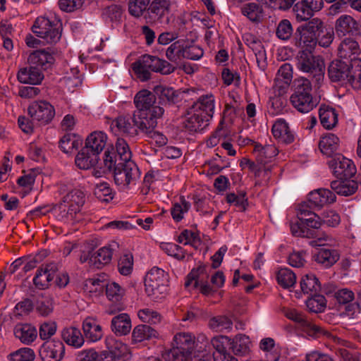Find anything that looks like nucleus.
<instances>
[{"label":"nucleus","instance_id":"f257e3e1","mask_svg":"<svg viewBox=\"0 0 361 361\" xmlns=\"http://www.w3.org/2000/svg\"><path fill=\"white\" fill-rule=\"evenodd\" d=\"M305 21L295 31L299 46L309 49H314L317 44L322 47H329L334 37L333 28L318 18Z\"/></svg>","mask_w":361,"mask_h":361},{"label":"nucleus","instance_id":"f03ea898","mask_svg":"<svg viewBox=\"0 0 361 361\" xmlns=\"http://www.w3.org/2000/svg\"><path fill=\"white\" fill-rule=\"evenodd\" d=\"M99 169H103L104 172L113 171L115 183L126 188L140 177L136 164L133 161H118L114 149L105 151Z\"/></svg>","mask_w":361,"mask_h":361},{"label":"nucleus","instance_id":"7ed1b4c3","mask_svg":"<svg viewBox=\"0 0 361 361\" xmlns=\"http://www.w3.org/2000/svg\"><path fill=\"white\" fill-rule=\"evenodd\" d=\"M106 142L107 135L103 131L91 133L85 140V146L75 157L76 166L82 170H87L97 165L99 168V154L104 149Z\"/></svg>","mask_w":361,"mask_h":361},{"label":"nucleus","instance_id":"20e7f679","mask_svg":"<svg viewBox=\"0 0 361 361\" xmlns=\"http://www.w3.org/2000/svg\"><path fill=\"white\" fill-rule=\"evenodd\" d=\"M328 75L331 82H341L342 84H349L354 89L361 88V74L359 78L355 80L354 76L353 68H351V63L348 61L341 59L334 60L331 62L328 68Z\"/></svg>","mask_w":361,"mask_h":361},{"label":"nucleus","instance_id":"39448f33","mask_svg":"<svg viewBox=\"0 0 361 361\" xmlns=\"http://www.w3.org/2000/svg\"><path fill=\"white\" fill-rule=\"evenodd\" d=\"M32 31L43 39L44 42L56 44L61 37L62 23L59 18L51 20L45 16H39L32 27Z\"/></svg>","mask_w":361,"mask_h":361},{"label":"nucleus","instance_id":"423d86ee","mask_svg":"<svg viewBox=\"0 0 361 361\" xmlns=\"http://www.w3.org/2000/svg\"><path fill=\"white\" fill-rule=\"evenodd\" d=\"M360 54V49L358 43L351 39L345 38L338 47V57L344 61H348L351 63V68L354 70V78L355 80L359 78L361 74V59L358 56Z\"/></svg>","mask_w":361,"mask_h":361},{"label":"nucleus","instance_id":"0eeeda50","mask_svg":"<svg viewBox=\"0 0 361 361\" xmlns=\"http://www.w3.org/2000/svg\"><path fill=\"white\" fill-rule=\"evenodd\" d=\"M166 274L163 269L153 267L145 278V291L148 296L159 299L167 291Z\"/></svg>","mask_w":361,"mask_h":361},{"label":"nucleus","instance_id":"6e6552de","mask_svg":"<svg viewBox=\"0 0 361 361\" xmlns=\"http://www.w3.org/2000/svg\"><path fill=\"white\" fill-rule=\"evenodd\" d=\"M147 118H142V115L134 114L133 116H120L112 121V125L116 126L123 135L135 138L139 133L143 132L144 124L147 123Z\"/></svg>","mask_w":361,"mask_h":361},{"label":"nucleus","instance_id":"1a4fd4ad","mask_svg":"<svg viewBox=\"0 0 361 361\" xmlns=\"http://www.w3.org/2000/svg\"><path fill=\"white\" fill-rule=\"evenodd\" d=\"M312 49L306 47V49L298 51L295 57L296 66L300 71L317 75L320 79L323 75L324 61L319 56H314Z\"/></svg>","mask_w":361,"mask_h":361},{"label":"nucleus","instance_id":"9d476101","mask_svg":"<svg viewBox=\"0 0 361 361\" xmlns=\"http://www.w3.org/2000/svg\"><path fill=\"white\" fill-rule=\"evenodd\" d=\"M328 165L332 169L333 174L341 180H349L356 173L353 162L341 154H335L328 161Z\"/></svg>","mask_w":361,"mask_h":361},{"label":"nucleus","instance_id":"9b49d317","mask_svg":"<svg viewBox=\"0 0 361 361\" xmlns=\"http://www.w3.org/2000/svg\"><path fill=\"white\" fill-rule=\"evenodd\" d=\"M313 209H314L306 202L299 205L297 220L290 222V231L294 236L307 238L313 236L314 233L312 231L300 227L304 226L303 219L317 217V214L312 211Z\"/></svg>","mask_w":361,"mask_h":361},{"label":"nucleus","instance_id":"f8f14e48","mask_svg":"<svg viewBox=\"0 0 361 361\" xmlns=\"http://www.w3.org/2000/svg\"><path fill=\"white\" fill-rule=\"evenodd\" d=\"M112 258V251L110 248L103 247L97 251L93 248L82 251L80 261L81 263L87 262L90 267L101 269L109 264Z\"/></svg>","mask_w":361,"mask_h":361},{"label":"nucleus","instance_id":"ddd939ff","mask_svg":"<svg viewBox=\"0 0 361 361\" xmlns=\"http://www.w3.org/2000/svg\"><path fill=\"white\" fill-rule=\"evenodd\" d=\"M156 94L147 90L139 91L134 98V104L139 111L138 115H142V118H152V110L155 108L164 107L155 105Z\"/></svg>","mask_w":361,"mask_h":361},{"label":"nucleus","instance_id":"4468645a","mask_svg":"<svg viewBox=\"0 0 361 361\" xmlns=\"http://www.w3.org/2000/svg\"><path fill=\"white\" fill-rule=\"evenodd\" d=\"M284 314L288 319L300 324L302 330L310 336L319 337L320 335L328 333L321 326L308 320L302 312L295 309H286L284 311Z\"/></svg>","mask_w":361,"mask_h":361},{"label":"nucleus","instance_id":"2eb2a0df","mask_svg":"<svg viewBox=\"0 0 361 361\" xmlns=\"http://www.w3.org/2000/svg\"><path fill=\"white\" fill-rule=\"evenodd\" d=\"M28 114L42 125L49 123L55 115L54 106L46 101L32 102L28 107Z\"/></svg>","mask_w":361,"mask_h":361},{"label":"nucleus","instance_id":"dca6fc26","mask_svg":"<svg viewBox=\"0 0 361 361\" xmlns=\"http://www.w3.org/2000/svg\"><path fill=\"white\" fill-rule=\"evenodd\" d=\"M65 351V345L61 341L52 340L44 343L39 353L42 361H61Z\"/></svg>","mask_w":361,"mask_h":361},{"label":"nucleus","instance_id":"f3484780","mask_svg":"<svg viewBox=\"0 0 361 361\" xmlns=\"http://www.w3.org/2000/svg\"><path fill=\"white\" fill-rule=\"evenodd\" d=\"M153 90L158 99L159 106L164 108L173 106L182 100V92L173 87L157 85Z\"/></svg>","mask_w":361,"mask_h":361},{"label":"nucleus","instance_id":"a211bd4d","mask_svg":"<svg viewBox=\"0 0 361 361\" xmlns=\"http://www.w3.org/2000/svg\"><path fill=\"white\" fill-rule=\"evenodd\" d=\"M152 112V118H147V123H143L144 130L142 133L154 140L159 146H164L166 144L167 138L161 133L155 131L154 129L157 126V120L163 116L164 110L161 108H155Z\"/></svg>","mask_w":361,"mask_h":361},{"label":"nucleus","instance_id":"6ab92c4d","mask_svg":"<svg viewBox=\"0 0 361 361\" xmlns=\"http://www.w3.org/2000/svg\"><path fill=\"white\" fill-rule=\"evenodd\" d=\"M324 5L323 0H301L293 6L296 18L300 20H309L314 12L320 11Z\"/></svg>","mask_w":361,"mask_h":361},{"label":"nucleus","instance_id":"aec40b11","mask_svg":"<svg viewBox=\"0 0 361 361\" xmlns=\"http://www.w3.org/2000/svg\"><path fill=\"white\" fill-rule=\"evenodd\" d=\"M139 60L144 65V68H149L151 71L168 75L174 72L176 68L166 60L157 56L145 54Z\"/></svg>","mask_w":361,"mask_h":361},{"label":"nucleus","instance_id":"412c9836","mask_svg":"<svg viewBox=\"0 0 361 361\" xmlns=\"http://www.w3.org/2000/svg\"><path fill=\"white\" fill-rule=\"evenodd\" d=\"M57 271L58 267L54 262L39 267L33 279L35 287L41 290L48 288Z\"/></svg>","mask_w":361,"mask_h":361},{"label":"nucleus","instance_id":"4be33fe9","mask_svg":"<svg viewBox=\"0 0 361 361\" xmlns=\"http://www.w3.org/2000/svg\"><path fill=\"white\" fill-rule=\"evenodd\" d=\"M336 197L329 189L319 188L308 194V203L314 209H320L326 204H332L336 201Z\"/></svg>","mask_w":361,"mask_h":361},{"label":"nucleus","instance_id":"5701e85b","mask_svg":"<svg viewBox=\"0 0 361 361\" xmlns=\"http://www.w3.org/2000/svg\"><path fill=\"white\" fill-rule=\"evenodd\" d=\"M206 274V266L201 265L197 269H193L187 276L185 282V286L188 287L194 282V288L200 287V293L206 296H209L214 293L216 290L211 287L209 284L200 281L201 275Z\"/></svg>","mask_w":361,"mask_h":361},{"label":"nucleus","instance_id":"b1692460","mask_svg":"<svg viewBox=\"0 0 361 361\" xmlns=\"http://www.w3.org/2000/svg\"><path fill=\"white\" fill-rule=\"evenodd\" d=\"M192 110L191 108L188 109L184 127L191 133L200 132L208 126L209 119L207 118V116Z\"/></svg>","mask_w":361,"mask_h":361},{"label":"nucleus","instance_id":"393cba45","mask_svg":"<svg viewBox=\"0 0 361 361\" xmlns=\"http://www.w3.org/2000/svg\"><path fill=\"white\" fill-rule=\"evenodd\" d=\"M106 345L108 348V352L114 361L117 360H126L129 359L130 351L125 343L115 339L113 337H106Z\"/></svg>","mask_w":361,"mask_h":361},{"label":"nucleus","instance_id":"a878e982","mask_svg":"<svg viewBox=\"0 0 361 361\" xmlns=\"http://www.w3.org/2000/svg\"><path fill=\"white\" fill-rule=\"evenodd\" d=\"M54 61V56L45 49H38L32 52L27 59L30 66L38 69L47 70L51 67Z\"/></svg>","mask_w":361,"mask_h":361},{"label":"nucleus","instance_id":"bb28decb","mask_svg":"<svg viewBox=\"0 0 361 361\" xmlns=\"http://www.w3.org/2000/svg\"><path fill=\"white\" fill-rule=\"evenodd\" d=\"M170 1L154 0L147 9L148 18L152 22H161L162 18L169 13Z\"/></svg>","mask_w":361,"mask_h":361},{"label":"nucleus","instance_id":"cd10ccee","mask_svg":"<svg viewBox=\"0 0 361 361\" xmlns=\"http://www.w3.org/2000/svg\"><path fill=\"white\" fill-rule=\"evenodd\" d=\"M293 78L292 66L289 63L283 64L278 71L275 78L274 87L279 94H285Z\"/></svg>","mask_w":361,"mask_h":361},{"label":"nucleus","instance_id":"c85d7f7f","mask_svg":"<svg viewBox=\"0 0 361 361\" xmlns=\"http://www.w3.org/2000/svg\"><path fill=\"white\" fill-rule=\"evenodd\" d=\"M17 78L21 83L38 85L42 81L44 75L37 67L30 65V67L20 68Z\"/></svg>","mask_w":361,"mask_h":361},{"label":"nucleus","instance_id":"c756f323","mask_svg":"<svg viewBox=\"0 0 361 361\" xmlns=\"http://www.w3.org/2000/svg\"><path fill=\"white\" fill-rule=\"evenodd\" d=\"M190 108L193 109L192 111L207 116L210 120L214 112V97L213 94L202 95Z\"/></svg>","mask_w":361,"mask_h":361},{"label":"nucleus","instance_id":"7c9ffc66","mask_svg":"<svg viewBox=\"0 0 361 361\" xmlns=\"http://www.w3.org/2000/svg\"><path fill=\"white\" fill-rule=\"evenodd\" d=\"M13 332L16 338L26 345L32 343L37 336L36 328L30 324H17Z\"/></svg>","mask_w":361,"mask_h":361},{"label":"nucleus","instance_id":"2f4dec72","mask_svg":"<svg viewBox=\"0 0 361 361\" xmlns=\"http://www.w3.org/2000/svg\"><path fill=\"white\" fill-rule=\"evenodd\" d=\"M271 132L274 137L283 143L290 144L294 141V135L285 120H277L272 126Z\"/></svg>","mask_w":361,"mask_h":361},{"label":"nucleus","instance_id":"473e14b6","mask_svg":"<svg viewBox=\"0 0 361 361\" xmlns=\"http://www.w3.org/2000/svg\"><path fill=\"white\" fill-rule=\"evenodd\" d=\"M172 345L178 348L179 350L192 357V353L195 348V336L190 333H178L174 336Z\"/></svg>","mask_w":361,"mask_h":361},{"label":"nucleus","instance_id":"72a5a7b5","mask_svg":"<svg viewBox=\"0 0 361 361\" xmlns=\"http://www.w3.org/2000/svg\"><path fill=\"white\" fill-rule=\"evenodd\" d=\"M339 258V252L337 250L331 248H320L314 255V260L326 268L333 266Z\"/></svg>","mask_w":361,"mask_h":361},{"label":"nucleus","instance_id":"f704fd0d","mask_svg":"<svg viewBox=\"0 0 361 361\" xmlns=\"http://www.w3.org/2000/svg\"><path fill=\"white\" fill-rule=\"evenodd\" d=\"M319 117L322 126L328 130L334 128L338 123V114L334 108L322 104L319 109Z\"/></svg>","mask_w":361,"mask_h":361},{"label":"nucleus","instance_id":"c9c22d12","mask_svg":"<svg viewBox=\"0 0 361 361\" xmlns=\"http://www.w3.org/2000/svg\"><path fill=\"white\" fill-rule=\"evenodd\" d=\"M85 336L92 342L99 341L103 336L102 326L93 317H87L82 324Z\"/></svg>","mask_w":361,"mask_h":361},{"label":"nucleus","instance_id":"e433bc0d","mask_svg":"<svg viewBox=\"0 0 361 361\" xmlns=\"http://www.w3.org/2000/svg\"><path fill=\"white\" fill-rule=\"evenodd\" d=\"M111 328L117 336L128 334L131 329V321L129 315L122 313L115 316L111 320Z\"/></svg>","mask_w":361,"mask_h":361},{"label":"nucleus","instance_id":"4c0bfd02","mask_svg":"<svg viewBox=\"0 0 361 361\" xmlns=\"http://www.w3.org/2000/svg\"><path fill=\"white\" fill-rule=\"evenodd\" d=\"M290 99L294 108L304 114L311 111L318 104L317 99L313 96H291Z\"/></svg>","mask_w":361,"mask_h":361},{"label":"nucleus","instance_id":"58836bf2","mask_svg":"<svg viewBox=\"0 0 361 361\" xmlns=\"http://www.w3.org/2000/svg\"><path fill=\"white\" fill-rule=\"evenodd\" d=\"M300 288L304 294L313 295L322 290L321 283L315 274L310 273L304 275L300 281Z\"/></svg>","mask_w":361,"mask_h":361},{"label":"nucleus","instance_id":"ea45409f","mask_svg":"<svg viewBox=\"0 0 361 361\" xmlns=\"http://www.w3.org/2000/svg\"><path fill=\"white\" fill-rule=\"evenodd\" d=\"M338 142L339 138L336 135L328 133L320 140L319 147L323 154L332 158L338 147Z\"/></svg>","mask_w":361,"mask_h":361},{"label":"nucleus","instance_id":"a19ab883","mask_svg":"<svg viewBox=\"0 0 361 361\" xmlns=\"http://www.w3.org/2000/svg\"><path fill=\"white\" fill-rule=\"evenodd\" d=\"M249 338L243 334H238L231 339L229 350H231L235 355L243 356L250 351Z\"/></svg>","mask_w":361,"mask_h":361},{"label":"nucleus","instance_id":"79ce46f5","mask_svg":"<svg viewBox=\"0 0 361 361\" xmlns=\"http://www.w3.org/2000/svg\"><path fill=\"white\" fill-rule=\"evenodd\" d=\"M157 332L155 329L147 324H140L135 326L132 332V341L134 343L142 342L155 338Z\"/></svg>","mask_w":361,"mask_h":361},{"label":"nucleus","instance_id":"37998d69","mask_svg":"<svg viewBox=\"0 0 361 361\" xmlns=\"http://www.w3.org/2000/svg\"><path fill=\"white\" fill-rule=\"evenodd\" d=\"M294 92L291 96L302 97L312 96L311 82L303 77L296 78L293 81Z\"/></svg>","mask_w":361,"mask_h":361},{"label":"nucleus","instance_id":"c03bdc74","mask_svg":"<svg viewBox=\"0 0 361 361\" xmlns=\"http://www.w3.org/2000/svg\"><path fill=\"white\" fill-rule=\"evenodd\" d=\"M85 203V195L80 190L75 189L69 193V214H77Z\"/></svg>","mask_w":361,"mask_h":361},{"label":"nucleus","instance_id":"a18cd8bd","mask_svg":"<svg viewBox=\"0 0 361 361\" xmlns=\"http://www.w3.org/2000/svg\"><path fill=\"white\" fill-rule=\"evenodd\" d=\"M356 20L348 15L341 16L336 22V31L338 35L345 36L351 33Z\"/></svg>","mask_w":361,"mask_h":361},{"label":"nucleus","instance_id":"49530a36","mask_svg":"<svg viewBox=\"0 0 361 361\" xmlns=\"http://www.w3.org/2000/svg\"><path fill=\"white\" fill-rule=\"evenodd\" d=\"M278 283L283 288L293 287L296 283L295 274L288 268L279 269L276 274Z\"/></svg>","mask_w":361,"mask_h":361},{"label":"nucleus","instance_id":"de8ad7c7","mask_svg":"<svg viewBox=\"0 0 361 361\" xmlns=\"http://www.w3.org/2000/svg\"><path fill=\"white\" fill-rule=\"evenodd\" d=\"M93 193L97 199L104 202H109L114 197L112 189L106 182L96 184Z\"/></svg>","mask_w":361,"mask_h":361},{"label":"nucleus","instance_id":"09e8293b","mask_svg":"<svg viewBox=\"0 0 361 361\" xmlns=\"http://www.w3.org/2000/svg\"><path fill=\"white\" fill-rule=\"evenodd\" d=\"M310 295L311 297L308 298L306 300V305L307 308L314 313L322 312L324 311L326 304L325 297L319 293H315L314 294Z\"/></svg>","mask_w":361,"mask_h":361},{"label":"nucleus","instance_id":"8fccbe9b","mask_svg":"<svg viewBox=\"0 0 361 361\" xmlns=\"http://www.w3.org/2000/svg\"><path fill=\"white\" fill-rule=\"evenodd\" d=\"M262 7L256 3H248L242 8V13L252 22H258L262 16Z\"/></svg>","mask_w":361,"mask_h":361},{"label":"nucleus","instance_id":"3c124183","mask_svg":"<svg viewBox=\"0 0 361 361\" xmlns=\"http://www.w3.org/2000/svg\"><path fill=\"white\" fill-rule=\"evenodd\" d=\"M211 344L215 349L213 353V358L219 354H223L227 351V348L229 349L231 345V338L226 336H215L211 340Z\"/></svg>","mask_w":361,"mask_h":361},{"label":"nucleus","instance_id":"603ef678","mask_svg":"<svg viewBox=\"0 0 361 361\" xmlns=\"http://www.w3.org/2000/svg\"><path fill=\"white\" fill-rule=\"evenodd\" d=\"M116 152H114L116 155V159L118 161H132L131 152L129 146L124 139L118 138L116 143Z\"/></svg>","mask_w":361,"mask_h":361},{"label":"nucleus","instance_id":"864d4df0","mask_svg":"<svg viewBox=\"0 0 361 361\" xmlns=\"http://www.w3.org/2000/svg\"><path fill=\"white\" fill-rule=\"evenodd\" d=\"M348 4L353 8L361 12V0H338L329 7V13L331 15H336L342 11L343 7Z\"/></svg>","mask_w":361,"mask_h":361},{"label":"nucleus","instance_id":"5fc2aeb1","mask_svg":"<svg viewBox=\"0 0 361 361\" xmlns=\"http://www.w3.org/2000/svg\"><path fill=\"white\" fill-rule=\"evenodd\" d=\"M293 29L291 23L288 19L281 20L276 30V37L281 40H288L293 35Z\"/></svg>","mask_w":361,"mask_h":361},{"label":"nucleus","instance_id":"6e6d98bb","mask_svg":"<svg viewBox=\"0 0 361 361\" xmlns=\"http://www.w3.org/2000/svg\"><path fill=\"white\" fill-rule=\"evenodd\" d=\"M104 288L107 298L112 301H119L125 293L124 289L116 282L106 283Z\"/></svg>","mask_w":361,"mask_h":361},{"label":"nucleus","instance_id":"4d7b16f0","mask_svg":"<svg viewBox=\"0 0 361 361\" xmlns=\"http://www.w3.org/2000/svg\"><path fill=\"white\" fill-rule=\"evenodd\" d=\"M335 298L339 304L340 310H341L343 307H344L343 314H345V307L353 303L352 301L355 298L354 293L349 289L343 288L338 290L335 293Z\"/></svg>","mask_w":361,"mask_h":361},{"label":"nucleus","instance_id":"13d9d810","mask_svg":"<svg viewBox=\"0 0 361 361\" xmlns=\"http://www.w3.org/2000/svg\"><path fill=\"white\" fill-rule=\"evenodd\" d=\"M165 361H191L192 357L173 345L172 348L162 354Z\"/></svg>","mask_w":361,"mask_h":361},{"label":"nucleus","instance_id":"bf43d9fd","mask_svg":"<svg viewBox=\"0 0 361 361\" xmlns=\"http://www.w3.org/2000/svg\"><path fill=\"white\" fill-rule=\"evenodd\" d=\"M161 249L169 256L174 257L175 259L182 261L185 258V250L179 245L173 243H161Z\"/></svg>","mask_w":361,"mask_h":361},{"label":"nucleus","instance_id":"052dcab7","mask_svg":"<svg viewBox=\"0 0 361 361\" xmlns=\"http://www.w3.org/2000/svg\"><path fill=\"white\" fill-rule=\"evenodd\" d=\"M123 10L120 5L113 4L106 7L102 11L104 19L111 22H118L121 20Z\"/></svg>","mask_w":361,"mask_h":361},{"label":"nucleus","instance_id":"680f3d73","mask_svg":"<svg viewBox=\"0 0 361 361\" xmlns=\"http://www.w3.org/2000/svg\"><path fill=\"white\" fill-rule=\"evenodd\" d=\"M11 361H33L35 358L34 350L30 348H21L9 355Z\"/></svg>","mask_w":361,"mask_h":361},{"label":"nucleus","instance_id":"e2e57ef3","mask_svg":"<svg viewBox=\"0 0 361 361\" xmlns=\"http://www.w3.org/2000/svg\"><path fill=\"white\" fill-rule=\"evenodd\" d=\"M183 44H185V40L183 39H179L171 44L166 50V58L172 62H176L180 59L182 57Z\"/></svg>","mask_w":361,"mask_h":361},{"label":"nucleus","instance_id":"0e129e2a","mask_svg":"<svg viewBox=\"0 0 361 361\" xmlns=\"http://www.w3.org/2000/svg\"><path fill=\"white\" fill-rule=\"evenodd\" d=\"M133 266V257L131 253H126L122 255L118 262V269L121 274L129 275Z\"/></svg>","mask_w":361,"mask_h":361},{"label":"nucleus","instance_id":"69168bd1","mask_svg":"<svg viewBox=\"0 0 361 361\" xmlns=\"http://www.w3.org/2000/svg\"><path fill=\"white\" fill-rule=\"evenodd\" d=\"M150 0H129L128 11L130 15L138 18L146 10Z\"/></svg>","mask_w":361,"mask_h":361},{"label":"nucleus","instance_id":"338daca9","mask_svg":"<svg viewBox=\"0 0 361 361\" xmlns=\"http://www.w3.org/2000/svg\"><path fill=\"white\" fill-rule=\"evenodd\" d=\"M182 57L190 60H198L203 56V50L196 45H188L185 41L183 44Z\"/></svg>","mask_w":361,"mask_h":361},{"label":"nucleus","instance_id":"774afa93","mask_svg":"<svg viewBox=\"0 0 361 361\" xmlns=\"http://www.w3.org/2000/svg\"><path fill=\"white\" fill-rule=\"evenodd\" d=\"M232 324L231 320L225 316L212 317L209 322L211 329L219 331L231 328Z\"/></svg>","mask_w":361,"mask_h":361}]
</instances>
